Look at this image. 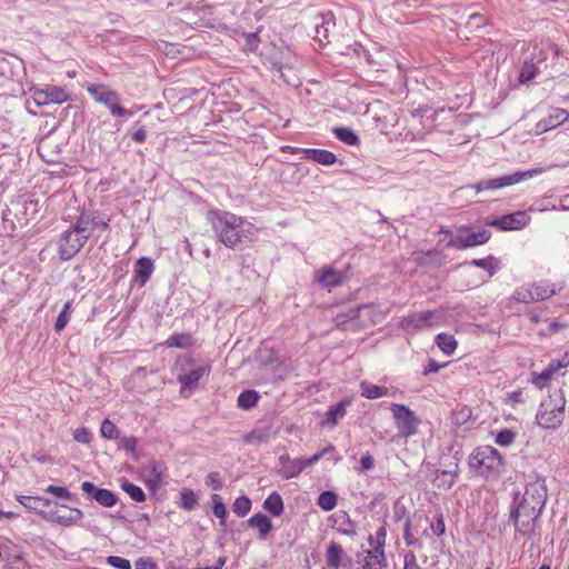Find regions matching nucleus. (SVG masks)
I'll list each match as a JSON object with an SVG mask.
<instances>
[{"mask_svg":"<svg viewBox=\"0 0 569 569\" xmlns=\"http://www.w3.org/2000/svg\"><path fill=\"white\" fill-rule=\"evenodd\" d=\"M211 222L219 234L220 240L227 247H233L241 238V232H252L254 227L231 212L211 211Z\"/></svg>","mask_w":569,"mask_h":569,"instance_id":"1","label":"nucleus"},{"mask_svg":"<svg viewBox=\"0 0 569 569\" xmlns=\"http://www.w3.org/2000/svg\"><path fill=\"white\" fill-rule=\"evenodd\" d=\"M97 223L88 216H80L77 222L63 231L59 239L60 249H82L92 247L96 240Z\"/></svg>","mask_w":569,"mask_h":569,"instance_id":"2","label":"nucleus"},{"mask_svg":"<svg viewBox=\"0 0 569 569\" xmlns=\"http://www.w3.org/2000/svg\"><path fill=\"white\" fill-rule=\"evenodd\" d=\"M566 409V398L562 389L552 391L545 399L537 412L536 420L538 426L545 429H557L563 421Z\"/></svg>","mask_w":569,"mask_h":569,"instance_id":"3","label":"nucleus"},{"mask_svg":"<svg viewBox=\"0 0 569 569\" xmlns=\"http://www.w3.org/2000/svg\"><path fill=\"white\" fill-rule=\"evenodd\" d=\"M469 466L478 473L488 477L490 473L499 471L502 466V458L497 449L487 446L477 449L472 453Z\"/></svg>","mask_w":569,"mask_h":569,"instance_id":"4","label":"nucleus"},{"mask_svg":"<svg viewBox=\"0 0 569 569\" xmlns=\"http://www.w3.org/2000/svg\"><path fill=\"white\" fill-rule=\"evenodd\" d=\"M88 93L96 102L104 104L113 117H131L133 113L120 104L119 94L106 84L87 86Z\"/></svg>","mask_w":569,"mask_h":569,"instance_id":"5","label":"nucleus"},{"mask_svg":"<svg viewBox=\"0 0 569 569\" xmlns=\"http://www.w3.org/2000/svg\"><path fill=\"white\" fill-rule=\"evenodd\" d=\"M540 509H532L531 506L519 502L516 508L511 510L510 517L513 520L516 529L523 536H531L535 533L536 522L541 515Z\"/></svg>","mask_w":569,"mask_h":569,"instance_id":"6","label":"nucleus"},{"mask_svg":"<svg viewBox=\"0 0 569 569\" xmlns=\"http://www.w3.org/2000/svg\"><path fill=\"white\" fill-rule=\"evenodd\" d=\"M490 231L486 228L459 227L451 236L449 244L463 248L485 244L490 239Z\"/></svg>","mask_w":569,"mask_h":569,"instance_id":"7","label":"nucleus"},{"mask_svg":"<svg viewBox=\"0 0 569 569\" xmlns=\"http://www.w3.org/2000/svg\"><path fill=\"white\" fill-rule=\"evenodd\" d=\"M390 410L400 436L407 438L417 432L420 421L409 407L392 403Z\"/></svg>","mask_w":569,"mask_h":569,"instance_id":"8","label":"nucleus"},{"mask_svg":"<svg viewBox=\"0 0 569 569\" xmlns=\"http://www.w3.org/2000/svg\"><path fill=\"white\" fill-rule=\"evenodd\" d=\"M29 92L39 107L48 106L50 103H63L70 99V94L63 87L47 84L44 87L33 86Z\"/></svg>","mask_w":569,"mask_h":569,"instance_id":"9","label":"nucleus"},{"mask_svg":"<svg viewBox=\"0 0 569 569\" xmlns=\"http://www.w3.org/2000/svg\"><path fill=\"white\" fill-rule=\"evenodd\" d=\"M442 319V315L440 311H421L417 313L409 315L408 317L401 320V327L405 329H425L438 326Z\"/></svg>","mask_w":569,"mask_h":569,"instance_id":"10","label":"nucleus"},{"mask_svg":"<svg viewBox=\"0 0 569 569\" xmlns=\"http://www.w3.org/2000/svg\"><path fill=\"white\" fill-rule=\"evenodd\" d=\"M546 499L547 490L545 481L537 479L527 485L522 499L519 502L531 506L532 509L537 508L542 510L546 503Z\"/></svg>","mask_w":569,"mask_h":569,"instance_id":"11","label":"nucleus"},{"mask_svg":"<svg viewBox=\"0 0 569 569\" xmlns=\"http://www.w3.org/2000/svg\"><path fill=\"white\" fill-rule=\"evenodd\" d=\"M530 221L529 216L523 211L505 214L500 218L493 219L488 222L489 226L496 227L502 231L520 230L525 228Z\"/></svg>","mask_w":569,"mask_h":569,"instance_id":"12","label":"nucleus"},{"mask_svg":"<svg viewBox=\"0 0 569 569\" xmlns=\"http://www.w3.org/2000/svg\"><path fill=\"white\" fill-rule=\"evenodd\" d=\"M210 372V366L209 365H200L197 367L191 368L187 371L186 368L181 369V372L178 375L177 379L181 385V393L184 392V390L193 389L198 386L199 380L208 376Z\"/></svg>","mask_w":569,"mask_h":569,"instance_id":"13","label":"nucleus"},{"mask_svg":"<svg viewBox=\"0 0 569 569\" xmlns=\"http://www.w3.org/2000/svg\"><path fill=\"white\" fill-rule=\"evenodd\" d=\"M291 150L292 153L300 152L302 159L313 161L322 166H332L337 162V157L333 152L325 149H299L284 147L282 150Z\"/></svg>","mask_w":569,"mask_h":569,"instance_id":"14","label":"nucleus"},{"mask_svg":"<svg viewBox=\"0 0 569 569\" xmlns=\"http://www.w3.org/2000/svg\"><path fill=\"white\" fill-rule=\"evenodd\" d=\"M569 118V112L566 109L562 108H553L550 110L549 114L539 120L536 123L535 131L537 134H541L543 132H547L549 130H552L563 122H566Z\"/></svg>","mask_w":569,"mask_h":569,"instance_id":"15","label":"nucleus"},{"mask_svg":"<svg viewBox=\"0 0 569 569\" xmlns=\"http://www.w3.org/2000/svg\"><path fill=\"white\" fill-rule=\"evenodd\" d=\"M278 460L281 466L278 475L286 480L299 476L306 469L303 458L291 459L289 455H281Z\"/></svg>","mask_w":569,"mask_h":569,"instance_id":"16","label":"nucleus"},{"mask_svg":"<svg viewBox=\"0 0 569 569\" xmlns=\"http://www.w3.org/2000/svg\"><path fill=\"white\" fill-rule=\"evenodd\" d=\"M540 170L535 171H525V172H517L509 176H503L495 179L485 180V188L486 190H497L500 188L513 186L526 178H530L533 176V173H538Z\"/></svg>","mask_w":569,"mask_h":569,"instance_id":"17","label":"nucleus"},{"mask_svg":"<svg viewBox=\"0 0 569 569\" xmlns=\"http://www.w3.org/2000/svg\"><path fill=\"white\" fill-rule=\"evenodd\" d=\"M568 365L569 359H567V357H563L562 360L551 361L541 373H532V383L539 389H542L557 371L566 368Z\"/></svg>","mask_w":569,"mask_h":569,"instance_id":"18","label":"nucleus"},{"mask_svg":"<svg viewBox=\"0 0 569 569\" xmlns=\"http://www.w3.org/2000/svg\"><path fill=\"white\" fill-rule=\"evenodd\" d=\"M386 533V528L380 527L377 530L375 537L369 538V543L373 547V549L369 551V558H375L379 566H386V557L383 550Z\"/></svg>","mask_w":569,"mask_h":569,"instance_id":"19","label":"nucleus"},{"mask_svg":"<svg viewBox=\"0 0 569 569\" xmlns=\"http://www.w3.org/2000/svg\"><path fill=\"white\" fill-rule=\"evenodd\" d=\"M154 269L153 261L150 258L142 257L134 264V280L144 284Z\"/></svg>","mask_w":569,"mask_h":569,"instance_id":"20","label":"nucleus"},{"mask_svg":"<svg viewBox=\"0 0 569 569\" xmlns=\"http://www.w3.org/2000/svg\"><path fill=\"white\" fill-rule=\"evenodd\" d=\"M17 500L28 510L39 512L40 515L44 513L43 508H48L51 505L49 499L42 497L18 496Z\"/></svg>","mask_w":569,"mask_h":569,"instance_id":"21","label":"nucleus"},{"mask_svg":"<svg viewBox=\"0 0 569 569\" xmlns=\"http://www.w3.org/2000/svg\"><path fill=\"white\" fill-rule=\"evenodd\" d=\"M361 396L367 399H378L386 396H393L387 387L377 386L362 381L360 383Z\"/></svg>","mask_w":569,"mask_h":569,"instance_id":"22","label":"nucleus"},{"mask_svg":"<svg viewBox=\"0 0 569 569\" xmlns=\"http://www.w3.org/2000/svg\"><path fill=\"white\" fill-rule=\"evenodd\" d=\"M332 132L338 140L348 146L357 147L360 144L359 136L349 127H336Z\"/></svg>","mask_w":569,"mask_h":569,"instance_id":"23","label":"nucleus"},{"mask_svg":"<svg viewBox=\"0 0 569 569\" xmlns=\"http://www.w3.org/2000/svg\"><path fill=\"white\" fill-rule=\"evenodd\" d=\"M251 528H257L261 538H264L272 528L271 520L263 513H256L249 520Z\"/></svg>","mask_w":569,"mask_h":569,"instance_id":"24","label":"nucleus"},{"mask_svg":"<svg viewBox=\"0 0 569 569\" xmlns=\"http://www.w3.org/2000/svg\"><path fill=\"white\" fill-rule=\"evenodd\" d=\"M350 405V400H342L336 406L331 407L326 413L325 423L333 427L339 419L345 417L347 407Z\"/></svg>","mask_w":569,"mask_h":569,"instance_id":"25","label":"nucleus"},{"mask_svg":"<svg viewBox=\"0 0 569 569\" xmlns=\"http://www.w3.org/2000/svg\"><path fill=\"white\" fill-rule=\"evenodd\" d=\"M342 556H343L342 547L339 543L332 541L328 546V549L326 552L328 566L331 568H335V569L339 568L341 566Z\"/></svg>","mask_w":569,"mask_h":569,"instance_id":"26","label":"nucleus"},{"mask_svg":"<svg viewBox=\"0 0 569 569\" xmlns=\"http://www.w3.org/2000/svg\"><path fill=\"white\" fill-rule=\"evenodd\" d=\"M263 508L272 516H280L283 511V501L281 496L272 492L263 502Z\"/></svg>","mask_w":569,"mask_h":569,"instance_id":"27","label":"nucleus"},{"mask_svg":"<svg viewBox=\"0 0 569 569\" xmlns=\"http://www.w3.org/2000/svg\"><path fill=\"white\" fill-rule=\"evenodd\" d=\"M537 74H538V67L533 62V58L525 60V62L520 69L519 82L528 83L532 79H535Z\"/></svg>","mask_w":569,"mask_h":569,"instance_id":"28","label":"nucleus"},{"mask_svg":"<svg viewBox=\"0 0 569 569\" xmlns=\"http://www.w3.org/2000/svg\"><path fill=\"white\" fill-rule=\"evenodd\" d=\"M318 280L325 287H335L342 282V274L341 272L336 271L332 268H328L322 271Z\"/></svg>","mask_w":569,"mask_h":569,"instance_id":"29","label":"nucleus"},{"mask_svg":"<svg viewBox=\"0 0 569 569\" xmlns=\"http://www.w3.org/2000/svg\"><path fill=\"white\" fill-rule=\"evenodd\" d=\"M437 346L446 353L451 355L457 348V340L453 336L439 333L436 338Z\"/></svg>","mask_w":569,"mask_h":569,"instance_id":"30","label":"nucleus"},{"mask_svg":"<svg viewBox=\"0 0 569 569\" xmlns=\"http://www.w3.org/2000/svg\"><path fill=\"white\" fill-rule=\"evenodd\" d=\"M259 398V393L256 390L243 391L238 397V407L248 410L257 405Z\"/></svg>","mask_w":569,"mask_h":569,"instance_id":"31","label":"nucleus"},{"mask_svg":"<svg viewBox=\"0 0 569 569\" xmlns=\"http://www.w3.org/2000/svg\"><path fill=\"white\" fill-rule=\"evenodd\" d=\"M337 495L333 491H323L318 497V506L325 511H331L337 506Z\"/></svg>","mask_w":569,"mask_h":569,"instance_id":"32","label":"nucleus"},{"mask_svg":"<svg viewBox=\"0 0 569 569\" xmlns=\"http://www.w3.org/2000/svg\"><path fill=\"white\" fill-rule=\"evenodd\" d=\"M121 489L124 492H127L132 500H134L137 502H142L146 500V495L142 491V489L140 487L133 485L132 482L124 480L121 483Z\"/></svg>","mask_w":569,"mask_h":569,"instance_id":"33","label":"nucleus"},{"mask_svg":"<svg viewBox=\"0 0 569 569\" xmlns=\"http://www.w3.org/2000/svg\"><path fill=\"white\" fill-rule=\"evenodd\" d=\"M512 299L518 302L530 303L537 301V296H535L532 287H520L515 291Z\"/></svg>","mask_w":569,"mask_h":569,"instance_id":"34","label":"nucleus"},{"mask_svg":"<svg viewBox=\"0 0 569 569\" xmlns=\"http://www.w3.org/2000/svg\"><path fill=\"white\" fill-rule=\"evenodd\" d=\"M94 500L103 507H112L117 503L118 497L108 489H100L96 492Z\"/></svg>","mask_w":569,"mask_h":569,"instance_id":"35","label":"nucleus"},{"mask_svg":"<svg viewBox=\"0 0 569 569\" xmlns=\"http://www.w3.org/2000/svg\"><path fill=\"white\" fill-rule=\"evenodd\" d=\"M473 266L480 267L486 269L490 276L495 274V272L499 268V260L496 259L493 256H488L483 259H476L471 262Z\"/></svg>","mask_w":569,"mask_h":569,"instance_id":"36","label":"nucleus"},{"mask_svg":"<svg viewBox=\"0 0 569 569\" xmlns=\"http://www.w3.org/2000/svg\"><path fill=\"white\" fill-rule=\"evenodd\" d=\"M71 511L72 515L70 516H52L51 519L52 521L62 526H71L78 523L83 516L82 511L80 509H72Z\"/></svg>","mask_w":569,"mask_h":569,"instance_id":"37","label":"nucleus"},{"mask_svg":"<svg viewBox=\"0 0 569 569\" xmlns=\"http://www.w3.org/2000/svg\"><path fill=\"white\" fill-rule=\"evenodd\" d=\"M250 509L251 501L246 496L238 497L232 505L233 512L239 517H244L246 515H248Z\"/></svg>","mask_w":569,"mask_h":569,"instance_id":"38","label":"nucleus"},{"mask_svg":"<svg viewBox=\"0 0 569 569\" xmlns=\"http://www.w3.org/2000/svg\"><path fill=\"white\" fill-rule=\"evenodd\" d=\"M198 505L196 495L190 489H184L180 493V506L184 510L191 511Z\"/></svg>","mask_w":569,"mask_h":569,"instance_id":"39","label":"nucleus"},{"mask_svg":"<svg viewBox=\"0 0 569 569\" xmlns=\"http://www.w3.org/2000/svg\"><path fill=\"white\" fill-rule=\"evenodd\" d=\"M70 309H71V303L68 301L64 303L62 311L59 313V316L56 320V323H54L56 331L60 332L68 325L69 319H70Z\"/></svg>","mask_w":569,"mask_h":569,"instance_id":"40","label":"nucleus"},{"mask_svg":"<svg viewBox=\"0 0 569 569\" xmlns=\"http://www.w3.org/2000/svg\"><path fill=\"white\" fill-rule=\"evenodd\" d=\"M101 436L107 439L119 438V430L110 419H104L100 428Z\"/></svg>","mask_w":569,"mask_h":569,"instance_id":"41","label":"nucleus"},{"mask_svg":"<svg viewBox=\"0 0 569 569\" xmlns=\"http://www.w3.org/2000/svg\"><path fill=\"white\" fill-rule=\"evenodd\" d=\"M532 290L535 292V296H537V301L545 300L553 295H556L557 289L553 286L549 284H539V286H531Z\"/></svg>","mask_w":569,"mask_h":569,"instance_id":"42","label":"nucleus"},{"mask_svg":"<svg viewBox=\"0 0 569 569\" xmlns=\"http://www.w3.org/2000/svg\"><path fill=\"white\" fill-rule=\"evenodd\" d=\"M211 499H212V502H213V508H212L213 515L217 518L221 519V523L223 525L224 523V518L227 516L226 506L222 502V500H221L219 495H216V493L212 495Z\"/></svg>","mask_w":569,"mask_h":569,"instance_id":"43","label":"nucleus"},{"mask_svg":"<svg viewBox=\"0 0 569 569\" xmlns=\"http://www.w3.org/2000/svg\"><path fill=\"white\" fill-rule=\"evenodd\" d=\"M247 443H264L268 441V433L263 430H253L243 437Z\"/></svg>","mask_w":569,"mask_h":569,"instance_id":"44","label":"nucleus"},{"mask_svg":"<svg viewBox=\"0 0 569 569\" xmlns=\"http://www.w3.org/2000/svg\"><path fill=\"white\" fill-rule=\"evenodd\" d=\"M515 438L516 433L513 431L509 429H503L497 435L496 442L499 446L508 447L515 441Z\"/></svg>","mask_w":569,"mask_h":569,"instance_id":"45","label":"nucleus"},{"mask_svg":"<svg viewBox=\"0 0 569 569\" xmlns=\"http://www.w3.org/2000/svg\"><path fill=\"white\" fill-rule=\"evenodd\" d=\"M403 538L407 546L421 548L422 542L419 539H416L410 530V519L408 518L405 521V528H403Z\"/></svg>","mask_w":569,"mask_h":569,"instance_id":"46","label":"nucleus"},{"mask_svg":"<svg viewBox=\"0 0 569 569\" xmlns=\"http://www.w3.org/2000/svg\"><path fill=\"white\" fill-rule=\"evenodd\" d=\"M190 340V336L188 335H178L170 337L166 343L168 347H176V348H184L188 346Z\"/></svg>","mask_w":569,"mask_h":569,"instance_id":"47","label":"nucleus"},{"mask_svg":"<svg viewBox=\"0 0 569 569\" xmlns=\"http://www.w3.org/2000/svg\"><path fill=\"white\" fill-rule=\"evenodd\" d=\"M441 476L449 477V479L442 483V487L445 489L451 488L455 482L456 477L458 476V465L452 463L451 468L441 471Z\"/></svg>","mask_w":569,"mask_h":569,"instance_id":"48","label":"nucleus"},{"mask_svg":"<svg viewBox=\"0 0 569 569\" xmlns=\"http://www.w3.org/2000/svg\"><path fill=\"white\" fill-rule=\"evenodd\" d=\"M108 563L117 569H131V563L128 559L117 556L108 557Z\"/></svg>","mask_w":569,"mask_h":569,"instance_id":"49","label":"nucleus"},{"mask_svg":"<svg viewBox=\"0 0 569 569\" xmlns=\"http://www.w3.org/2000/svg\"><path fill=\"white\" fill-rule=\"evenodd\" d=\"M470 417H471V411L468 408H462L460 410H457L452 415V419L456 425L465 423Z\"/></svg>","mask_w":569,"mask_h":569,"instance_id":"50","label":"nucleus"},{"mask_svg":"<svg viewBox=\"0 0 569 569\" xmlns=\"http://www.w3.org/2000/svg\"><path fill=\"white\" fill-rule=\"evenodd\" d=\"M206 485L213 490H220L222 488V481L218 472H210L206 477Z\"/></svg>","mask_w":569,"mask_h":569,"instance_id":"51","label":"nucleus"},{"mask_svg":"<svg viewBox=\"0 0 569 569\" xmlns=\"http://www.w3.org/2000/svg\"><path fill=\"white\" fill-rule=\"evenodd\" d=\"M73 438L80 443H88L91 440V433L87 428L82 427L74 430Z\"/></svg>","mask_w":569,"mask_h":569,"instance_id":"52","label":"nucleus"},{"mask_svg":"<svg viewBox=\"0 0 569 569\" xmlns=\"http://www.w3.org/2000/svg\"><path fill=\"white\" fill-rule=\"evenodd\" d=\"M46 491L61 499H69L71 497V493L63 487L49 486Z\"/></svg>","mask_w":569,"mask_h":569,"instance_id":"53","label":"nucleus"},{"mask_svg":"<svg viewBox=\"0 0 569 569\" xmlns=\"http://www.w3.org/2000/svg\"><path fill=\"white\" fill-rule=\"evenodd\" d=\"M361 309H363V307H358L356 309H349L346 315L338 316L337 317V321H338L337 325L341 326V325L346 323L345 318L348 319V320L356 319L358 317V313H359V311Z\"/></svg>","mask_w":569,"mask_h":569,"instance_id":"54","label":"nucleus"},{"mask_svg":"<svg viewBox=\"0 0 569 569\" xmlns=\"http://www.w3.org/2000/svg\"><path fill=\"white\" fill-rule=\"evenodd\" d=\"M137 443H138V440L133 436L123 437L121 439V448H123L124 450H127L129 452H133L136 450Z\"/></svg>","mask_w":569,"mask_h":569,"instance_id":"55","label":"nucleus"},{"mask_svg":"<svg viewBox=\"0 0 569 569\" xmlns=\"http://www.w3.org/2000/svg\"><path fill=\"white\" fill-rule=\"evenodd\" d=\"M405 566L402 569H421L417 563V558L413 552H408L405 555Z\"/></svg>","mask_w":569,"mask_h":569,"instance_id":"56","label":"nucleus"},{"mask_svg":"<svg viewBox=\"0 0 569 569\" xmlns=\"http://www.w3.org/2000/svg\"><path fill=\"white\" fill-rule=\"evenodd\" d=\"M162 482V476L153 475L146 480V485L152 492H156Z\"/></svg>","mask_w":569,"mask_h":569,"instance_id":"57","label":"nucleus"},{"mask_svg":"<svg viewBox=\"0 0 569 569\" xmlns=\"http://www.w3.org/2000/svg\"><path fill=\"white\" fill-rule=\"evenodd\" d=\"M81 489L86 495L93 499L96 498V492L100 490L90 481L82 482Z\"/></svg>","mask_w":569,"mask_h":569,"instance_id":"58","label":"nucleus"},{"mask_svg":"<svg viewBox=\"0 0 569 569\" xmlns=\"http://www.w3.org/2000/svg\"><path fill=\"white\" fill-rule=\"evenodd\" d=\"M136 569H157L156 565L151 559L148 558H139L136 561Z\"/></svg>","mask_w":569,"mask_h":569,"instance_id":"59","label":"nucleus"},{"mask_svg":"<svg viewBox=\"0 0 569 569\" xmlns=\"http://www.w3.org/2000/svg\"><path fill=\"white\" fill-rule=\"evenodd\" d=\"M360 465L362 470H370L373 468L375 465L373 458L370 455L362 456Z\"/></svg>","mask_w":569,"mask_h":569,"instance_id":"60","label":"nucleus"},{"mask_svg":"<svg viewBox=\"0 0 569 569\" xmlns=\"http://www.w3.org/2000/svg\"><path fill=\"white\" fill-rule=\"evenodd\" d=\"M441 368V365H439L438 362H436L435 360H430L428 366L425 368L423 370V375H429L431 372H438Z\"/></svg>","mask_w":569,"mask_h":569,"instance_id":"61","label":"nucleus"},{"mask_svg":"<svg viewBox=\"0 0 569 569\" xmlns=\"http://www.w3.org/2000/svg\"><path fill=\"white\" fill-rule=\"evenodd\" d=\"M323 456H325V451H319L316 455H313L312 457H310L309 459H303V462L306 463V468L308 466H311V465L318 462Z\"/></svg>","mask_w":569,"mask_h":569,"instance_id":"62","label":"nucleus"},{"mask_svg":"<svg viewBox=\"0 0 569 569\" xmlns=\"http://www.w3.org/2000/svg\"><path fill=\"white\" fill-rule=\"evenodd\" d=\"M433 533L437 536H441L445 532V523L442 519H439L436 525H432Z\"/></svg>","mask_w":569,"mask_h":569,"instance_id":"63","label":"nucleus"},{"mask_svg":"<svg viewBox=\"0 0 569 569\" xmlns=\"http://www.w3.org/2000/svg\"><path fill=\"white\" fill-rule=\"evenodd\" d=\"M132 139L136 142H143L146 140V131L143 129H138L133 134Z\"/></svg>","mask_w":569,"mask_h":569,"instance_id":"64","label":"nucleus"}]
</instances>
